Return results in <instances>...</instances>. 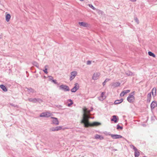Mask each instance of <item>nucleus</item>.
Returning a JSON list of instances; mask_svg holds the SVG:
<instances>
[{
	"label": "nucleus",
	"instance_id": "6e6552de",
	"mask_svg": "<svg viewBox=\"0 0 157 157\" xmlns=\"http://www.w3.org/2000/svg\"><path fill=\"white\" fill-rule=\"evenodd\" d=\"M77 72L76 71H74L72 72L71 73V76L70 77V80L71 81L73 79L76 75H77Z\"/></svg>",
	"mask_w": 157,
	"mask_h": 157
},
{
	"label": "nucleus",
	"instance_id": "20e7f679",
	"mask_svg": "<svg viewBox=\"0 0 157 157\" xmlns=\"http://www.w3.org/2000/svg\"><path fill=\"white\" fill-rule=\"evenodd\" d=\"M52 115V114L48 112H44L41 113L40 115V117H48Z\"/></svg>",
	"mask_w": 157,
	"mask_h": 157
},
{
	"label": "nucleus",
	"instance_id": "4be33fe9",
	"mask_svg": "<svg viewBox=\"0 0 157 157\" xmlns=\"http://www.w3.org/2000/svg\"><path fill=\"white\" fill-rule=\"evenodd\" d=\"M156 91V89L155 88H154L152 89L151 93L152 94V95L153 97H154L155 96Z\"/></svg>",
	"mask_w": 157,
	"mask_h": 157
},
{
	"label": "nucleus",
	"instance_id": "c9c22d12",
	"mask_svg": "<svg viewBox=\"0 0 157 157\" xmlns=\"http://www.w3.org/2000/svg\"><path fill=\"white\" fill-rule=\"evenodd\" d=\"M52 82L54 83L55 84H57L58 85H59V84L58 83V82H56V80L53 79L52 80Z\"/></svg>",
	"mask_w": 157,
	"mask_h": 157
},
{
	"label": "nucleus",
	"instance_id": "09e8293b",
	"mask_svg": "<svg viewBox=\"0 0 157 157\" xmlns=\"http://www.w3.org/2000/svg\"><path fill=\"white\" fill-rule=\"evenodd\" d=\"M113 150L114 151H117V149H113Z\"/></svg>",
	"mask_w": 157,
	"mask_h": 157
},
{
	"label": "nucleus",
	"instance_id": "412c9836",
	"mask_svg": "<svg viewBox=\"0 0 157 157\" xmlns=\"http://www.w3.org/2000/svg\"><path fill=\"white\" fill-rule=\"evenodd\" d=\"M151 98V93H149L147 94V102H150Z\"/></svg>",
	"mask_w": 157,
	"mask_h": 157
},
{
	"label": "nucleus",
	"instance_id": "49530a36",
	"mask_svg": "<svg viewBox=\"0 0 157 157\" xmlns=\"http://www.w3.org/2000/svg\"><path fill=\"white\" fill-rule=\"evenodd\" d=\"M48 67V65H45L44 66L45 68H47V67Z\"/></svg>",
	"mask_w": 157,
	"mask_h": 157
},
{
	"label": "nucleus",
	"instance_id": "4c0bfd02",
	"mask_svg": "<svg viewBox=\"0 0 157 157\" xmlns=\"http://www.w3.org/2000/svg\"><path fill=\"white\" fill-rule=\"evenodd\" d=\"M43 71L46 74H47L48 72L47 71V68H45L44 70H43Z\"/></svg>",
	"mask_w": 157,
	"mask_h": 157
},
{
	"label": "nucleus",
	"instance_id": "72a5a7b5",
	"mask_svg": "<svg viewBox=\"0 0 157 157\" xmlns=\"http://www.w3.org/2000/svg\"><path fill=\"white\" fill-rule=\"evenodd\" d=\"M117 129H120L122 130L123 129V127L122 126H120L119 124L117 125Z\"/></svg>",
	"mask_w": 157,
	"mask_h": 157
},
{
	"label": "nucleus",
	"instance_id": "c03bdc74",
	"mask_svg": "<svg viewBox=\"0 0 157 157\" xmlns=\"http://www.w3.org/2000/svg\"><path fill=\"white\" fill-rule=\"evenodd\" d=\"M129 0L132 2H136V0Z\"/></svg>",
	"mask_w": 157,
	"mask_h": 157
},
{
	"label": "nucleus",
	"instance_id": "e433bc0d",
	"mask_svg": "<svg viewBox=\"0 0 157 157\" xmlns=\"http://www.w3.org/2000/svg\"><path fill=\"white\" fill-rule=\"evenodd\" d=\"M134 20L138 24H139V22L138 19L137 17H136L135 18Z\"/></svg>",
	"mask_w": 157,
	"mask_h": 157
},
{
	"label": "nucleus",
	"instance_id": "58836bf2",
	"mask_svg": "<svg viewBox=\"0 0 157 157\" xmlns=\"http://www.w3.org/2000/svg\"><path fill=\"white\" fill-rule=\"evenodd\" d=\"M55 106L56 107L58 108H61L62 107V106L61 105H55Z\"/></svg>",
	"mask_w": 157,
	"mask_h": 157
},
{
	"label": "nucleus",
	"instance_id": "8fccbe9b",
	"mask_svg": "<svg viewBox=\"0 0 157 157\" xmlns=\"http://www.w3.org/2000/svg\"><path fill=\"white\" fill-rule=\"evenodd\" d=\"M80 1H83L84 0H80Z\"/></svg>",
	"mask_w": 157,
	"mask_h": 157
},
{
	"label": "nucleus",
	"instance_id": "dca6fc26",
	"mask_svg": "<svg viewBox=\"0 0 157 157\" xmlns=\"http://www.w3.org/2000/svg\"><path fill=\"white\" fill-rule=\"evenodd\" d=\"M101 124V123L97 122H93L92 124H90V126H98Z\"/></svg>",
	"mask_w": 157,
	"mask_h": 157
},
{
	"label": "nucleus",
	"instance_id": "5701e85b",
	"mask_svg": "<svg viewBox=\"0 0 157 157\" xmlns=\"http://www.w3.org/2000/svg\"><path fill=\"white\" fill-rule=\"evenodd\" d=\"M25 88L27 90V91L29 93H33L34 92V89L31 88H28L25 87Z\"/></svg>",
	"mask_w": 157,
	"mask_h": 157
},
{
	"label": "nucleus",
	"instance_id": "393cba45",
	"mask_svg": "<svg viewBox=\"0 0 157 157\" xmlns=\"http://www.w3.org/2000/svg\"><path fill=\"white\" fill-rule=\"evenodd\" d=\"M126 74L128 76H132L133 75V73L131 71H128L125 72Z\"/></svg>",
	"mask_w": 157,
	"mask_h": 157
},
{
	"label": "nucleus",
	"instance_id": "4468645a",
	"mask_svg": "<svg viewBox=\"0 0 157 157\" xmlns=\"http://www.w3.org/2000/svg\"><path fill=\"white\" fill-rule=\"evenodd\" d=\"M78 24L81 26L84 27H87L88 26V24L87 23L84 22H79Z\"/></svg>",
	"mask_w": 157,
	"mask_h": 157
},
{
	"label": "nucleus",
	"instance_id": "ddd939ff",
	"mask_svg": "<svg viewBox=\"0 0 157 157\" xmlns=\"http://www.w3.org/2000/svg\"><path fill=\"white\" fill-rule=\"evenodd\" d=\"M157 106V102L155 101H153L151 104V109H153Z\"/></svg>",
	"mask_w": 157,
	"mask_h": 157
},
{
	"label": "nucleus",
	"instance_id": "9d476101",
	"mask_svg": "<svg viewBox=\"0 0 157 157\" xmlns=\"http://www.w3.org/2000/svg\"><path fill=\"white\" fill-rule=\"evenodd\" d=\"M100 74L99 72L94 73L92 76V79L94 80L97 79L98 77L100 76Z\"/></svg>",
	"mask_w": 157,
	"mask_h": 157
},
{
	"label": "nucleus",
	"instance_id": "a18cd8bd",
	"mask_svg": "<svg viewBox=\"0 0 157 157\" xmlns=\"http://www.w3.org/2000/svg\"><path fill=\"white\" fill-rule=\"evenodd\" d=\"M130 147L131 148L133 147H133H135V146L134 145H130Z\"/></svg>",
	"mask_w": 157,
	"mask_h": 157
},
{
	"label": "nucleus",
	"instance_id": "0eeeda50",
	"mask_svg": "<svg viewBox=\"0 0 157 157\" xmlns=\"http://www.w3.org/2000/svg\"><path fill=\"white\" fill-rule=\"evenodd\" d=\"M62 126H56L55 127H52L50 129V131H57L59 130H61L62 129Z\"/></svg>",
	"mask_w": 157,
	"mask_h": 157
},
{
	"label": "nucleus",
	"instance_id": "1a4fd4ad",
	"mask_svg": "<svg viewBox=\"0 0 157 157\" xmlns=\"http://www.w3.org/2000/svg\"><path fill=\"white\" fill-rule=\"evenodd\" d=\"M51 118L53 119L52 121V124L55 125H58L59 124V121L57 118L52 117Z\"/></svg>",
	"mask_w": 157,
	"mask_h": 157
},
{
	"label": "nucleus",
	"instance_id": "aec40b11",
	"mask_svg": "<svg viewBox=\"0 0 157 157\" xmlns=\"http://www.w3.org/2000/svg\"><path fill=\"white\" fill-rule=\"evenodd\" d=\"M120 84H121L119 82H117L113 83L112 85L114 87H116L119 86Z\"/></svg>",
	"mask_w": 157,
	"mask_h": 157
},
{
	"label": "nucleus",
	"instance_id": "c85d7f7f",
	"mask_svg": "<svg viewBox=\"0 0 157 157\" xmlns=\"http://www.w3.org/2000/svg\"><path fill=\"white\" fill-rule=\"evenodd\" d=\"M97 12L98 13V14L100 15H103L104 13H103V12L102 11L99 10H97Z\"/></svg>",
	"mask_w": 157,
	"mask_h": 157
},
{
	"label": "nucleus",
	"instance_id": "37998d69",
	"mask_svg": "<svg viewBox=\"0 0 157 157\" xmlns=\"http://www.w3.org/2000/svg\"><path fill=\"white\" fill-rule=\"evenodd\" d=\"M124 94V93L123 91H122L120 94V96H123V94Z\"/></svg>",
	"mask_w": 157,
	"mask_h": 157
},
{
	"label": "nucleus",
	"instance_id": "2eb2a0df",
	"mask_svg": "<svg viewBox=\"0 0 157 157\" xmlns=\"http://www.w3.org/2000/svg\"><path fill=\"white\" fill-rule=\"evenodd\" d=\"M95 138L96 139H99L100 140H101L104 139V137L101 135L96 134L95 136Z\"/></svg>",
	"mask_w": 157,
	"mask_h": 157
},
{
	"label": "nucleus",
	"instance_id": "ea45409f",
	"mask_svg": "<svg viewBox=\"0 0 157 157\" xmlns=\"http://www.w3.org/2000/svg\"><path fill=\"white\" fill-rule=\"evenodd\" d=\"M91 61L88 60L86 64L87 65H90L91 64Z\"/></svg>",
	"mask_w": 157,
	"mask_h": 157
},
{
	"label": "nucleus",
	"instance_id": "a211bd4d",
	"mask_svg": "<svg viewBox=\"0 0 157 157\" xmlns=\"http://www.w3.org/2000/svg\"><path fill=\"white\" fill-rule=\"evenodd\" d=\"M123 101V98H121L120 100H117L115 101L114 104H118L121 103Z\"/></svg>",
	"mask_w": 157,
	"mask_h": 157
},
{
	"label": "nucleus",
	"instance_id": "9b49d317",
	"mask_svg": "<svg viewBox=\"0 0 157 157\" xmlns=\"http://www.w3.org/2000/svg\"><path fill=\"white\" fill-rule=\"evenodd\" d=\"M133 150H134V155L135 157H138L140 155V152L138 151L137 149L135 147H133Z\"/></svg>",
	"mask_w": 157,
	"mask_h": 157
},
{
	"label": "nucleus",
	"instance_id": "3c124183",
	"mask_svg": "<svg viewBox=\"0 0 157 157\" xmlns=\"http://www.w3.org/2000/svg\"><path fill=\"white\" fill-rule=\"evenodd\" d=\"M90 110H89L88 111L89 113H90Z\"/></svg>",
	"mask_w": 157,
	"mask_h": 157
},
{
	"label": "nucleus",
	"instance_id": "f257e3e1",
	"mask_svg": "<svg viewBox=\"0 0 157 157\" xmlns=\"http://www.w3.org/2000/svg\"><path fill=\"white\" fill-rule=\"evenodd\" d=\"M87 110V109H83V114L82 116V119L81 120L80 123L84 124V126L87 128L90 126V123L89 122V119L91 118L86 113V111Z\"/></svg>",
	"mask_w": 157,
	"mask_h": 157
},
{
	"label": "nucleus",
	"instance_id": "79ce46f5",
	"mask_svg": "<svg viewBox=\"0 0 157 157\" xmlns=\"http://www.w3.org/2000/svg\"><path fill=\"white\" fill-rule=\"evenodd\" d=\"M11 105L12 106H13L14 107H17V105H15L14 104H11Z\"/></svg>",
	"mask_w": 157,
	"mask_h": 157
},
{
	"label": "nucleus",
	"instance_id": "bb28decb",
	"mask_svg": "<svg viewBox=\"0 0 157 157\" xmlns=\"http://www.w3.org/2000/svg\"><path fill=\"white\" fill-rule=\"evenodd\" d=\"M148 54L149 56H152L154 58L156 56L155 54L151 52H150V51L148 52Z\"/></svg>",
	"mask_w": 157,
	"mask_h": 157
},
{
	"label": "nucleus",
	"instance_id": "7ed1b4c3",
	"mask_svg": "<svg viewBox=\"0 0 157 157\" xmlns=\"http://www.w3.org/2000/svg\"><path fill=\"white\" fill-rule=\"evenodd\" d=\"M59 89L62 90L64 91H67L70 90V88L69 87L65 85H61L60 86Z\"/></svg>",
	"mask_w": 157,
	"mask_h": 157
},
{
	"label": "nucleus",
	"instance_id": "f3484780",
	"mask_svg": "<svg viewBox=\"0 0 157 157\" xmlns=\"http://www.w3.org/2000/svg\"><path fill=\"white\" fill-rule=\"evenodd\" d=\"M113 118L111 119V121H114V123H116L117 122V116L116 115H113Z\"/></svg>",
	"mask_w": 157,
	"mask_h": 157
},
{
	"label": "nucleus",
	"instance_id": "a19ab883",
	"mask_svg": "<svg viewBox=\"0 0 157 157\" xmlns=\"http://www.w3.org/2000/svg\"><path fill=\"white\" fill-rule=\"evenodd\" d=\"M48 77H49V80H52L53 79V78L52 76H48Z\"/></svg>",
	"mask_w": 157,
	"mask_h": 157
},
{
	"label": "nucleus",
	"instance_id": "2f4dec72",
	"mask_svg": "<svg viewBox=\"0 0 157 157\" xmlns=\"http://www.w3.org/2000/svg\"><path fill=\"white\" fill-rule=\"evenodd\" d=\"M36 102H38L39 103H40L42 102L43 101V100L39 98H36Z\"/></svg>",
	"mask_w": 157,
	"mask_h": 157
},
{
	"label": "nucleus",
	"instance_id": "b1692460",
	"mask_svg": "<svg viewBox=\"0 0 157 157\" xmlns=\"http://www.w3.org/2000/svg\"><path fill=\"white\" fill-rule=\"evenodd\" d=\"M11 17L10 15V14H6V20L7 22H8L10 19Z\"/></svg>",
	"mask_w": 157,
	"mask_h": 157
},
{
	"label": "nucleus",
	"instance_id": "39448f33",
	"mask_svg": "<svg viewBox=\"0 0 157 157\" xmlns=\"http://www.w3.org/2000/svg\"><path fill=\"white\" fill-rule=\"evenodd\" d=\"M79 88V84L78 83H76L75 84V86L71 90V91L72 92H75L78 90Z\"/></svg>",
	"mask_w": 157,
	"mask_h": 157
},
{
	"label": "nucleus",
	"instance_id": "f704fd0d",
	"mask_svg": "<svg viewBox=\"0 0 157 157\" xmlns=\"http://www.w3.org/2000/svg\"><path fill=\"white\" fill-rule=\"evenodd\" d=\"M89 6L94 10L96 9V8L91 4H89Z\"/></svg>",
	"mask_w": 157,
	"mask_h": 157
},
{
	"label": "nucleus",
	"instance_id": "423d86ee",
	"mask_svg": "<svg viewBox=\"0 0 157 157\" xmlns=\"http://www.w3.org/2000/svg\"><path fill=\"white\" fill-rule=\"evenodd\" d=\"M109 135L111 136V137L113 139H117L123 138L121 136L119 135L111 134H109Z\"/></svg>",
	"mask_w": 157,
	"mask_h": 157
},
{
	"label": "nucleus",
	"instance_id": "a878e982",
	"mask_svg": "<svg viewBox=\"0 0 157 157\" xmlns=\"http://www.w3.org/2000/svg\"><path fill=\"white\" fill-rule=\"evenodd\" d=\"M29 101L30 102H32L33 103H36V98H29L28 99Z\"/></svg>",
	"mask_w": 157,
	"mask_h": 157
},
{
	"label": "nucleus",
	"instance_id": "c756f323",
	"mask_svg": "<svg viewBox=\"0 0 157 157\" xmlns=\"http://www.w3.org/2000/svg\"><path fill=\"white\" fill-rule=\"evenodd\" d=\"M130 92V90H128L123 91L124 94H123V96H124L125 94H127Z\"/></svg>",
	"mask_w": 157,
	"mask_h": 157
},
{
	"label": "nucleus",
	"instance_id": "f03ea898",
	"mask_svg": "<svg viewBox=\"0 0 157 157\" xmlns=\"http://www.w3.org/2000/svg\"><path fill=\"white\" fill-rule=\"evenodd\" d=\"M134 93V91L131 93L127 98V101L130 103L133 102L135 100V97L133 96Z\"/></svg>",
	"mask_w": 157,
	"mask_h": 157
},
{
	"label": "nucleus",
	"instance_id": "de8ad7c7",
	"mask_svg": "<svg viewBox=\"0 0 157 157\" xmlns=\"http://www.w3.org/2000/svg\"><path fill=\"white\" fill-rule=\"evenodd\" d=\"M2 35H0V39L2 38Z\"/></svg>",
	"mask_w": 157,
	"mask_h": 157
},
{
	"label": "nucleus",
	"instance_id": "cd10ccee",
	"mask_svg": "<svg viewBox=\"0 0 157 157\" xmlns=\"http://www.w3.org/2000/svg\"><path fill=\"white\" fill-rule=\"evenodd\" d=\"M33 64L34 66H36L37 68H39V64L37 62L35 61H33Z\"/></svg>",
	"mask_w": 157,
	"mask_h": 157
},
{
	"label": "nucleus",
	"instance_id": "6ab92c4d",
	"mask_svg": "<svg viewBox=\"0 0 157 157\" xmlns=\"http://www.w3.org/2000/svg\"><path fill=\"white\" fill-rule=\"evenodd\" d=\"M0 87L4 92H6L7 90L6 87L3 84H1L0 85Z\"/></svg>",
	"mask_w": 157,
	"mask_h": 157
},
{
	"label": "nucleus",
	"instance_id": "473e14b6",
	"mask_svg": "<svg viewBox=\"0 0 157 157\" xmlns=\"http://www.w3.org/2000/svg\"><path fill=\"white\" fill-rule=\"evenodd\" d=\"M110 79L108 78L106 79L105 80V81L103 83V86H104L105 84V83L106 82L109 81V80H110Z\"/></svg>",
	"mask_w": 157,
	"mask_h": 157
},
{
	"label": "nucleus",
	"instance_id": "7c9ffc66",
	"mask_svg": "<svg viewBox=\"0 0 157 157\" xmlns=\"http://www.w3.org/2000/svg\"><path fill=\"white\" fill-rule=\"evenodd\" d=\"M68 101H70V103H69L67 105L68 106H71V105L73 104V102L72 101V100H71V99H68Z\"/></svg>",
	"mask_w": 157,
	"mask_h": 157
},
{
	"label": "nucleus",
	"instance_id": "f8f14e48",
	"mask_svg": "<svg viewBox=\"0 0 157 157\" xmlns=\"http://www.w3.org/2000/svg\"><path fill=\"white\" fill-rule=\"evenodd\" d=\"M105 94V92H102L100 97H98V99L100 101H103L106 98V96L104 95Z\"/></svg>",
	"mask_w": 157,
	"mask_h": 157
}]
</instances>
